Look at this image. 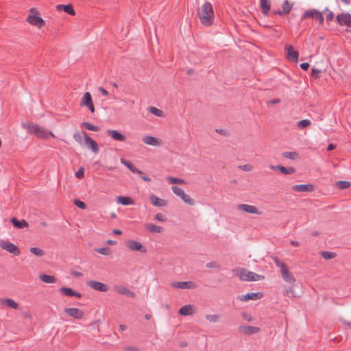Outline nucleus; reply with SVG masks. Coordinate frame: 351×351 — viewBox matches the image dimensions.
Segmentation results:
<instances>
[{
	"label": "nucleus",
	"mask_w": 351,
	"mask_h": 351,
	"mask_svg": "<svg viewBox=\"0 0 351 351\" xmlns=\"http://www.w3.org/2000/svg\"><path fill=\"white\" fill-rule=\"evenodd\" d=\"M1 303L2 304H5L13 309L19 308V304L14 300L10 298L4 299Z\"/></svg>",
	"instance_id": "2f4dec72"
},
{
	"label": "nucleus",
	"mask_w": 351,
	"mask_h": 351,
	"mask_svg": "<svg viewBox=\"0 0 351 351\" xmlns=\"http://www.w3.org/2000/svg\"><path fill=\"white\" fill-rule=\"evenodd\" d=\"M205 318L212 323H215L219 320V315L215 314H208L205 316Z\"/></svg>",
	"instance_id": "a18cd8bd"
},
{
	"label": "nucleus",
	"mask_w": 351,
	"mask_h": 351,
	"mask_svg": "<svg viewBox=\"0 0 351 351\" xmlns=\"http://www.w3.org/2000/svg\"><path fill=\"white\" fill-rule=\"evenodd\" d=\"M171 191L173 192V193L179 197H180L184 193V191L181 188L176 186H173L171 187Z\"/></svg>",
	"instance_id": "de8ad7c7"
},
{
	"label": "nucleus",
	"mask_w": 351,
	"mask_h": 351,
	"mask_svg": "<svg viewBox=\"0 0 351 351\" xmlns=\"http://www.w3.org/2000/svg\"><path fill=\"white\" fill-rule=\"evenodd\" d=\"M31 14L27 18V21L39 28L43 27L45 25L44 20L38 16V12L36 8H31L30 10Z\"/></svg>",
	"instance_id": "423d86ee"
},
{
	"label": "nucleus",
	"mask_w": 351,
	"mask_h": 351,
	"mask_svg": "<svg viewBox=\"0 0 351 351\" xmlns=\"http://www.w3.org/2000/svg\"><path fill=\"white\" fill-rule=\"evenodd\" d=\"M114 289L118 294L126 295L131 298H134L136 297V294L134 292L130 290L123 285H116L114 286Z\"/></svg>",
	"instance_id": "4468645a"
},
{
	"label": "nucleus",
	"mask_w": 351,
	"mask_h": 351,
	"mask_svg": "<svg viewBox=\"0 0 351 351\" xmlns=\"http://www.w3.org/2000/svg\"><path fill=\"white\" fill-rule=\"evenodd\" d=\"M84 174V169L83 167H80L78 171L75 173V176L77 178H82Z\"/></svg>",
	"instance_id": "603ef678"
},
{
	"label": "nucleus",
	"mask_w": 351,
	"mask_h": 351,
	"mask_svg": "<svg viewBox=\"0 0 351 351\" xmlns=\"http://www.w3.org/2000/svg\"><path fill=\"white\" fill-rule=\"evenodd\" d=\"M232 273L234 276H239L241 280L245 281H258L263 278V276L244 268L234 269Z\"/></svg>",
	"instance_id": "7ed1b4c3"
},
{
	"label": "nucleus",
	"mask_w": 351,
	"mask_h": 351,
	"mask_svg": "<svg viewBox=\"0 0 351 351\" xmlns=\"http://www.w3.org/2000/svg\"><path fill=\"white\" fill-rule=\"evenodd\" d=\"M238 208L239 210H243L247 213H251V214H259V212L258 210V209L254 206H252V205H248V204H239L238 205Z\"/></svg>",
	"instance_id": "5701e85b"
},
{
	"label": "nucleus",
	"mask_w": 351,
	"mask_h": 351,
	"mask_svg": "<svg viewBox=\"0 0 351 351\" xmlns=\"http://www.w3.org/2000/svg\"><path fill=\"white\" fill-rule=\"evenodd\" d=\"M64 312L70 317L75 319H82L84 316V312L77 308H66Z\"/></svg>",
	"instance_id": "9d476101"
},
{
	"label": "nucleus",
	"mask_w": 351,
	"mask_h": 351,
	"mask_svg": "<svg viewBox=\"0 0 351 351\" xmlns=\"http://www.w3.org/2000/svg\"><path fill=\"white\" fill-rule=\"evenodd\" d=\"M293 293V289L292 288H289L287 291H286V294L287 295H289V293Z\"/></svg>",
	"instance_id": "69168bd1"
},
{
	"label": "nucleus",
	"mask_w": 351,
	"mask_h": 351,
	"mask_svg": "<svg viewBox=\"0 0 351 351\" xmlns=\"http://www.w3.org/2000/svg\"><path fill=\"white\" fill-rule=\"evenodd\" d=\"M171 286L175 289H194L197 287V285L193 281L173 282Z\"/></svg>",
	"instance_id": "0eeeda50"
},
{
	"label": "nucleus",
	"mask_w": 351,
	"mask_h": 351,
	"mask_svg": "<svg viewBox=\"0 0 351 351\" xmlns=\"http://www.w3.org/2000/svg\"><path fill=\"white\" fill-rule=\"evenodd\" d=\"M99 90L101 91V93H102L103 95H104V96L108 95V92L105 88L100 87Z\"/></svg>",
	"instance_id": "680f3d73"
},
{
	"label": "nucleus",
	"mask_w": 351,
	"mask_h": 351,
	"mask_svg": "<svg viewBox=\"0 0 351 351\" xmlns=\"http://www.w3.org/2000/svg\"><path fill=\"white\" fill-rule=\"evenodd\" d=\"M151 203L158 207H164L167 205V202L163 199L159 198L156 195L152 194L149 197Z\"/></svg>",
	"instance_id": "412c9836"
},
{
	"label": "nucleus",
	"mask_w": 351,
	"mask_h": 351,
	"mask_svg": "<svg viewBox=\"0 0 351 351\" xmlns=\"http://www.w3.org/2000/svg\"><path fill=\"white\" fill-rule=\"evenodd\" d=\"M179 313L184 316L191 315L193 313V307L191 304L184 305L180 308Z\"/></svg>",
	"instance_id": "bb28decb"
},
{
	"label": "nucleus",
	"mask_w": 351,
	"mask_h": 351,
	"mask_svg": "<svg viewBox=\"0 0 351 351\" xmlns=\"http://www.w3.org/2000/svg\"><path fill=\"white\" fill-rule=\"evenodd\" d=\"M283 157L293 160H296L300 158L299 154L295 152H285L282 153Z\"/></svg>",
	"instance_id": "72a5a7b5"
},
{
	"label": "nucleus",
	"mask_w": 351,
	"mask_h": 351,
	"mask_svg": "<svg viewBox=\"0 0 351 351\" xmlns=\"http://www.w3.org/2000/svg\"><path fill=\"white\" fill-rule=\"evenodd\" d=\"M60 290L62 293H63L64 295H66L67 296H70V297L74 296L77 298H80L82 297V295L80 293L74 291L71 288H67V287H61Z\"/></svg>",
	"instance_id": "a878e982"
},
{
	"label": "nucleus",
	"mask_w": 351,
	"mask_h": 351,
	"mask_svg": "<svg viewBox=\"0 0 351 351\" xmlns=\"http://www.w3.org/2000/svg\"><path fill=\"white\" fill-rule=\"evenodd\" d=\"M311 72H312V75H313L316 77H318L319 73H321V70L315 69V68H313L311 69Z\"/></svg>",
	"instance_id": "6e6d98bb"
},
{
	"label": "nucleus",
	"mask_w": 351,
	"mask_h": 351,
	"mask_svg": "<svg viewBox=\"0 0 351 351\" xmlns=\"http://www.w3.org/2000/svg\"><path fill=\"white\" fill-rule=\"evenodd\" d=\"M313 186L311 184L293 185L291 189L296 192H311L313 191Z\"/></svg>",
	"instance_id": "aec40b11"
},
{
	"label": "nucleus",
	"mask_w": 351,
	"mask_h": 351,
	"mask_svg": "<svg viewBox=\"0 0 351 351\" xmlns=\"http://www.w3.org/2000/svg\"><path fill=\"white\" fill-rule=\"evenodd\" d=\"M74 204L76 206H77L78 208H81V209H86V204L84 202L80 201L79 199H75L74 200Z\"/></svg>",
	"instance_id": "09e8293b"
},
{
	"label": "nucleus",
	"mask_w": 351,
	"mask_h": 351,
	"mask_svg": "<svg viewBox=\"0 0 351 351\" xmlns=\"http://www.w3.org/2000/svg\"><path fill=\"white\" fill-rule=\"evenodd\" d=\"M87 285L91 289L101 292H107L109 290V287L107 285L95 280L88 281Z\"/></svg>",
	"instance_id": "9b49d317"
},
{
	"label": "nucleus",
	"mask_w": 351,
	"mask_h": 351,
	"mask_svg": "<svg viewBox=\"0 0 351 351\" xmlns=\"http://www.w3.org/2000/svg\"><path fill=\"white\" fill-rule=\"evenodd\" d=\"M272 259L276 265L280 268L283 280L289 284H293L295 282V278L292 273L289 271L288 267L277 257H273Z\"/></svg>",
	"instance_id": "20e7f679"
},
{
	"label": "nucleus",
	"mask_w": 351,
	"mask_h": 351,
	"mask_svg": "<svg viewBox=\"0 0 351 351\" xmlns=\"http://www.w3.org/2000/svg\"><path fill=\"white\" fill-rule=\"evenodd\" d=\"M206 266L208 268H215L217 266V263L215 262L212 261V262L208 263L206 265Z\"/></svg>",
	"instance_id": "4d7b16f0"
},
{
	"label": "nucleus",
	"mask_w": 351,
	"mask_h": 351,
	"mask_svg": "<svg viewBox=\"0 0 351 351\" xmlns=\"http://www.w3.org/2000/svg\"><path fill=\"white\" fill-rule=\"evenodd\" d=\"M149 110L152 114H154L155 116L159 117H162V114H163L162 110H160L154 106L149 107Z\"/></svg>",
	"instance_id": "c03bdc74"
},
{
	"label": "nucleus",
	"mask_w": 351,
	"mask_h": 351,
	"mask_svg": "<svg viewBox=\"0 0 351 351\" xmlns=\"http://www.w3.org/2000/svg\"><path fill=\"white\" fill-rule=\"evenodd\" d=\"M322 256L326 260L332 259L336 256V254L328 251H323L321 252Z\"/></svg>",
	"instance_id": "79ce46f5"
},
{
	"label": "nucleus",
	"mask_w": 351,
	"mask_h": 351,
	"mask_svg": "<svg viewBox=\"0 0 351 351\" xmlns=\"http://www.w3.org/2000/svg\"><path fill=\"white\" fill-rule=\"evenodd\" d=\"M71 274L75 277H82L83 275L82 273L77 271H73Z\"/></svg>",
	"instance_id": "bf43d9fd"
},
{
	"label": "nucleus",
	"mask_w": 351,
	"mask_h": 351,
	"mask_svg": "<svg viewBox=\"0 0 351 351\" xmlns=\"http://www.w3.org/2000/svg\"><path fill=\"white\" fill-rule=\"evenodd\" d=\"M119 328H120V330H121V331H124V330H126L127 326H126L125 325L121 324V325L119 326Z\"/></svg>",
	"instance_id": "774afa93"
},
{
	"label": "nucleus",
	"mask_w": 351,
	"mask_h": 351,
	"mask_svg": "<svg viewBox=\"0 0 351 351\" xmlns=\"http://www.w3.org/2000/svg\"><path fill=\"white\" fill-rule=\"evenodd\" d=\"M73 138L74 139L78 142L79 143L82 144V134H80V133H75L74 135H73Z\"/></svg>",
	"instance_id": "864d4df0"
},
{
	"label": "nucleus",
	"mask_w": 351,
	"mask_h": 351,
	"mask_svg": "<svg viewBox=\"0 0 351 351\" xmlns=\"http://www.w3.org/2000/svg\"><path fill=\"white\" fill-rule=\"evenodd\" d=\"M139 176H140L142 178V179H143L144 181H145V182H150V181H151V179H150L149 177L144 176H143V174H142V175H139Z\"/></svg>",
	"instance_id": "0e129e2a"
},
{
	"label": "nucleus",
	"mask_w": 351,
	"mask_h": 351,
	"mask_svg": "<svg viewBox=\"0 0 351 351\" xmlns=\"http://www.w3.org/2000/svg\"><path fill=\"white\" fill-rule=\"evenodd\" d=\"M106 133L108 136H110L113 140L124 142L126 140V137L125 135L121 134L115 130H108Z\"/></svg>",
	"instance_id": "f3484780"
},
{
	"label": "nucleus",
	"mask_w": 351,
	"mask_h": 351,
	"mask_svg": "<svg viewBox=\"0 0 351 351\" xmlns=\"http://www.w3.org/2000/svg\"><path fill=\"white\" fill-rule=\"evenodd\" d=\"M95 251L102 255H109L110 254V249L108 247H100L95 249Z\"/></svg>",
	"instance_id": "49530a36"
},
{
	"label": "nucleus",
	"mask_w": 351,
	"mask_h": 351,
	"mask_svg": "<svg viewBox=\"0 0 351 351\" xmlns=\"http://www.w3.org/2000/svg\"><path fill=\"white\" fill-rule=\"evenodd\" d=\"M167 180L169 184H184L186 183L184 179L168 176Z\"/></svg>",
	"instance_id": "c9c22d12"
},
{
	"label": "nucleus",
	"mask_w": 351,
	"mask_h": 351,
	"mask_svg": "<svg viewBox=\"0 0 351 351\" xmlns=\"http://www.w3.org/2000/svg\"><path fill=\"white\" fill-rule=\"evenodd\" d=\"M274 14H278V15H280V16H282V15L285 14H284V12H283V11H282V10H277V11H275V12H274Z\"/></svg>",
	"instance_id": "338daca9"
},
{
	"label": "nucleus",
	"mask_w": 351,
	"mask_h": 351,
	"mask_svg": "<svg viewBox=\"0 0 351 351\" xmlns=\"http://www.w3.org/2000/svg\"><path fill=\"white\" fill-rule=\"evenodd\" d=\"M29 251L33 254L37 256H43L45 255V252L38 247H33L29 249Z\"/></svg>",
	"instance_id": "ea45409f"
},
{
	"label": "nucleus",
	"mask_w": 351,
	"mask_h": 351,
	"mask_svg": "<svg viewBox=\"0 0 351 351\" xmlns=\"http://www.w3.org/2000/svg\"><path fill=\"white\" fill-rule=\"evenodd\" d=\"M308 18H311L317 21L319 25H322L324 23V18L322 12L316 9H309L304 12L302 16V20H304Z\"/></svg>",
	"instance_id": "39448f33"
},
{
	"label": "nucleus",
	"mask_w": 351,
	"mask_h": 351,
	"mask_svg": "<svg viewBox=\"0 0 351 351\" xmlns=\"http://www.w3.org/2000/svg\"><path fill=\"white\" fill-rule=\"evenodd\" d=\"M197 16L202 25L206 27L211 26L215 20L213 5L210 2H205L198 8Z\"/></svg>",
	"instance_id": "f257e3e1"
},
{
	"label": "nucleus",
	"mask_w": 351,
	"mask_h": 351,
	"mask_svg": "<svg viewBox=\"0 0 351 351\" xmlns=\"http://www.w3.org/2000/svg\"><path fill=\"white\" fill-rule=\"evenodd\" d=\"M56 9L58 11H64V12L71 15V16H74L75 14V12L72 6V5L71 4H67V5H62V4H60V5H58L56 6Z\"/></svg>",
	"instance_id": "4be33fe9"
},
{
	"label": "nucleus",
	"mask_w": 351,
	"mask_h": 351,
	"mask_svg": "<svg viewBox=\"0 0 351 351\" xmlns=\"http://www.w3.org/2000/svg\"><path fill=\"white\" fill-rule=\"evenodd\" d=\"M239 168L245 171H250L252 169V167L250 165H240Z\"/></svg>",
	"instance_id": "5fc2aeb1"
},
{
	"label": "nucleus",
	"mask_w": 351,
	"mask_h": 351,
	"mask_svg": "<svg viewBox=\"0 0 351 351\" xmlns=\"http://www.w3.org/2000/svg\"><path fill=\"white\" fill-rule=\"evenodd\" d=\"M0 246L3 250H6L15 256H19L21 253L19 248L10 242L3 241L1 242Z\"/></svg>",
	"instance_id": "6e6552de"
},
{
	"label": "nucleus",
	"mask_w": 351,
	"mask_h": 351,
	"mask_svg": "<svg viewBox=\"0 0 351 351\" xmlns=\"http://www.w3.org/2000/svg\"><path fill=\"white\" fill-rule=\"evenodd\" d=\"M182 200L189 204V205H193L194 204V200L187 194H186L185 193H183V195H182L180 197Z\"/></svg>",
	"instance_id": "58836bf2"
},
{
	"label": "nucleus",
	"mask_w": 351,
	"mask_h": 351,
	"mask_svg": "<svg viewBox=\"0 0 351 351\" xmlns=\"http://www.w3.org/2000/svg\"><path fill=\"white\" fill-rule=\"evenodd\" d=\"M145 228L148 232L152 233H160L163 230L162 227L154 223H146Z\"/></svg>",
	"instance_id": "cd10ccee"
},
{
	"label": "nucleus",
	"mask_w": 351,
	"mask_h": 351,
	"mask_svg": "<svg viewBox=\"0 0 351 351\" xmlns=\"http://www.w3.org/2000/svg\"><path fill=\"white\" fill-rule=\"evenodd\" d=\"M336 148V145L335 144H329L327 147V151H332Z\"/></svg>",
	"instance_id": "e2e57ef3"
},
{
	"label": "nucleus",
	"mask_w": 351,
	"mask_h": 351,
	"mask_svg": "<svg viewBox=\"0 0 351 351\" xmlns=\"http://www.w3.org/2000/svg\"><path fill=\"white\" fill-rule=\"evenodd\" d=\"M293 7V4L290 3L287 0L283 1L282 5V11L285 14H288Z\"/></svg>",
	"instance_id": "f704fd0d"
},
{
	"label": "nucleus",
	"mask_w": 351,
	"mask_h": 351,
	"mask_svg": "<svg viewBox=\"0 0 351 351\" xmlns=\"http://www.w3.org/2000/svg\"><path fill=\"white\" fill-rule=\"evenodd\" d=\"M121 163L127 167L131 172L134 173H137L138 175L143 174V172L141 170H138L137 168H136L135 166L131 162L124 158H121Z\"/></svg>",
	"instance_id": "b1692460"
},
{
	"label": "nucleus",
	"mask_w": 351,
	"mask_h": 351,
	"mask_svg": "<svg viewBox=\"0 0 351 351\" xmlns=\"http://www.w3.org/2000/svg\"><path fill=\"white\" fill-rule=\"evenodd\" d=\"M39 278L45 283H55L56 282V278L53 276L41 274Z\"/></svg>",
	"instance_id": "7c9ffc66"
},
{
	"label": "nucleus",
	"mask_w": 351,
	"mask_h": 351,
	"mask_svg": "<svg viewBox=\"0 0 351 351\" xmlns=\"http://www.w3.org/2000/svg\"><path fill=\"white\" fill-rule=\"evenodd\" d=\"M143 142L145 144L153 145V146H158L160 144V140H159L158 138L152 136H145L143 138Z\"/></svg>",
	"instance_id": "393cba45"
},
{
	"label": "nucleus",
	"mask_w": 351,
	"mask_h": 351,
	"mask_svg": "<svg viewBox=\"0 0 351 351\" xmlns=\"http://www.w3.org/2000/svg\"><path fill=\"white\" fill-rule=\"evenodd\" d=\"M335 185L340 189H346L351 186V182L348 181H338Z\"/></svg>",
	"instance_id": "e433bc0d"
},
{
	"label": "nucleus",
	"mask_w": 351,
	"mask_h": 351,
	"mask_svg": "<svg viewBox=\"0 0 351 351\" xmlns=\"http://www.w3.org/2000/svg\"><path fill=\"white\" fill-rule=\"evenodd\" d=\"M262 297V293L260 292L256 293H247L245 295H239L238 299L241 301L247 302L250 300H256Z\"/></svg>",
	"instance_id": "a211bd4d"
},
{
	"label": "nucleus",
	"mask_w": 351,
	"mask_h": 351,
	"mask_svg": "<svg viewBox=\"0 0 351 351\" xmlns=\"http://www.w3.org/2000/svg\"><path fill=\"white\" fill-rule=\"evenodd\" d=\"M325 11L328 12L327 14L326 15V21L328 22L332 21L334 18V13L330 10H328V8H326Z\"/></svg>",
	"instance_id": "8fccbe9b"
},
{
	"label": "nucleus",
	"mask_w": 351,
	"mask_h": 351,
	"mask_svg": "<svg viewBox=\"0 0 351 351\" xmlns=\"http://www.w3.org/2000/svg\"><path fill=\"white\" fill-rule=\"evenodd\" d=\"M285 49L287 51V58L289 60L298 62L299 58V53L295 51L292 45H286Z\"/></svg>",
	"instance_id": "f8f14e48"
},
{
	"label": "nucleus",
	"mask_w": 351,
	"mask_h": 351,
	"mask_svg": "<svg viewBox=\"0 0 351 351\" xmlns=\"http://www.w3.org/2000/svg\"><path fill=\"white\" fill-rule=\"evenodd\" d=\"M154 219L159 221H165L167 218L165 216L161 213H158L155 215Z\"/></svg>",
	"instance_id": "3c124183"
},
{
	"label": "nucleus",
	"mask_w": 351,
	"mask_h": 351,
	"mask_svg": "<svg viewBox=\"0 0 351 351\" xmlns=\"http://www.w3.org/2000/svg\"><path fill=\"white\" fill-rule=\"evenodd\" d=\"M82 125L84 128H86L88 130L95 131V132L99 130V128L97 125H94L89 122H83L82 123Z\"/></svg>",
	"instance_id": "a19ab883"
},
{
	"label": "nucleus",
	"mask_w": 351,
	"mask_h": 351,
	"mask_svg": "<svg viewBox=\"0 0 351 351\" xmlns=\"http://www.w3.org/2000/svg\"><path fill=\"white\" fill-rule=\"evenodd\" d=\"M117 202L124 206L131 205L134 204L132 199L130 197L119 196L117 199Z\"/></svg>",
	"instance_id": "473e14b6"
},
{
	"label": "nucleus",
	"mask_w": 351,
	"mask_h": 351,
	"mask_svg": "<svg viewBox=\"0 0 351 351\" xmlns=\"http://www.w3.org/2000/svg\"><path fill=\"white\" fill-rule=\"evenodd\" d=\"M280 102V99L278 98L273 99L269 101V103L271 104H279Z\"/></svg>",
	"instance_id": "052dcab7"
},
{
	"label": "nucleus",
	"mask_w": 351,
	"mask_h": 351,
	"mask_svg": "<svg viewBox=\"0 0 351 351\" xmlns=\"http://www.w3.org/2000/svg\"><path fill=\"white\" fill-rule=\"evenodd\" d=\"M239 331L244 335H251L260 331V328L256 326H241L239 327Z\"/></svg>",
	"instance_id": "6ab92c4d"
},
{
	"label": "nucleus",
	"mask_w": 351,
	"mask_h": 351,
	"mask_svg": "<svg viewBox=\"0 0 351 351\" xmlns=\"http://www.w3.org/2000/svg\"><path fill=\"white\" fill-rule=\"evenodd\" d=\"M127 246L132 251H139L141 252H146V249L138 241L129 240L127 243Z\"/></svg>",
	"instance_id": "dca6fc26"
},
{
	"label": "nucleus",
	"mask_w": 351,
	"mask_h": 351,
	"mask_svg": "<svg viewBox=\"0 0 351 351\" xmlns=\"http://www.w3.org/2000/svg\"><path fill=\"white\" fill-rule=\"evenodd\" d=\"M311 124V121L308 119H302L297 123V126L300 128H304Z\"/></svg>",
	"instance_id": "37998d69"
},
{
	"label": "nucleus",
	"mask_w": 351,
	"mask_h": 351,
	"mask_svg": "<svg viewBox=\"0 0 351 351\" xmlns=\"http://www.w3.org/2000/svg\"><path fill=\"white\" fill-rule=\"evenodd\" d=\"M278 170L283 174L288 175L291 174L295 172V169L293 167L287 168L285 167H283L280 165L278 167Z\"/></svg>",
	"instance_id": "4c0bfd02"
},
{
	"label": "nucleus",
	"mask_w": 351,
	"mask_h": 351,
	"mask_svg": "<svg viewBox=\"0 0 351 351\" xmlns=\"http://www.w3.org/2000/svg\"><path fill=\"white\" fill-rule=\"evenodd\" d=\"M80 105L86 106L92 113L95 112V107L92 100L91 95L89 92H86L84 94L80 101Z\"/></svg>",
	"instance_id": "1a4fd4ad"
},
{
	"label": "nucleus",
	"mask_w": 351,
	"mask_h": 351,
	"mask_svg": "<svg viewBox=\"0 0 351 351\" xmlns=\"http://www.w3.org/2000/svg\"><path fill=\"white\" fill-rule=\"evenodd\" d=\"M300 68L304 71H306L309 68V64L308 62H304L300 64Z\"/></svg>",
	"instance_id": "13d9d810"
},
{
	"label": "nucleus",
	"mask_w": 351,
	"mask_h": 351,
	"mask_svg": "<svg viewBox=\"0 0 351 351\" xmlns=\"http://www.w3.org/2000/svg\"><path fill=\"white\" fill-rule=\"evenodd\" d=\"M23 126L24 128L27 130L29 133L34 134L38 138H48L50 136L54 137L53 134L51 131H49L43 127H40L37 124L23 123Z\"/></svg>",
	"instance_id": "f03ea898"
},
{
	"label": "nucleus",
	"mask_w": 351,
	"mask_h": 351,
	"mask_svg": "<svg viewBox=\"0 0 351 351\" xmlns=\"http://www.w3.org/2000/svg\"><path fill=\"white\" fill-rule=\"evenodd\" d=\"M11 222L14 227L19 228V229L24 228L28 226V224L25 220L23 219L21 221H19L17 219H16L14 217L11 219Z\"/></svg>",
	"instance_id": "c756f323"
},
{
	"label": "nucleus",
	"mask_w": 351,
	"mask_h": 351,
	"mask_svg": "<svg viewBox=\"0 0 351 351\" xmlns=\"http://www.w3.org/2000/svg\"><path fill=\"white\" fill-rule=\"evenodd\" d=\"M261 8L263 14L267 16L270 11L271 3L268 0H261Z\"/></svg>",
	"instance_id": "c85d7f7f"
},
{
	"label": "nucleus",
	"mask_w": 351,
	"mask_h": 351,
	"mask_svg": "<svg viewBox=\"0 0 351 351\" xmlns=\"http://www.w3.org/2000/svg\"><path fill=\"white\" fill-rule=\"evenodd\" d=\"M84 136L85 143L88 148L90 149L94 153L97 154L99 152V146L95 141L88 136L86 133H83Z\"/></svg>",
	"instance_id": "2eb2a0df"
},
{
	"label": "nucleus",
	"mask_w": 351,
	"mask_h": 351,
	"mask_svg": "<svg viewBox=\"0 0 351 351\" xmlns=\"http://www.w3.org/2000/svg\"><path fill=\"white\" fill-rule=\"evenodd\" d=\"M336 19L340 25H346L351 27V14L349 13L339 14Z\"/></svg>",
	"instance_id": "ddd939ff"
}]
</instances>
